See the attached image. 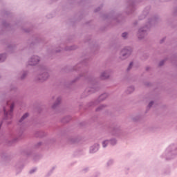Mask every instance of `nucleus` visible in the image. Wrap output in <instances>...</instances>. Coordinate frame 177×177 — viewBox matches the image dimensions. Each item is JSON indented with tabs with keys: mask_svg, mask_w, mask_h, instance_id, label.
I'll use <instances>...</instances> for the list:
<instances>
[{
	"mask_svg": "<svg viewBox=\"0 0 177 177\" xmlns=\"http://www.w3.org/2000/svg\"><path fill=\"white\" fill-rule=\"evenodd\" d=\"M104 74H106V73H104V74L102 75V80H104V77H104Z\"/></svg>",
	"mask_w": 177,
	"mask_h": 177,
	"instance_id": "nucleus-9",
	"label": "nucleus"
},
{
	"mask_svg": "<svg viewBox=\"0 0 177 177\" xmlns=\"http://www.w3.org/2000/svg\"><path fill=\"white\" fill-rule=\"evenodd\" d=\"M132 62L131 63H130V64H129V68H131V67H132Z\"/></svg>",
	"mask_w": 177,
	"mask_h": 177,
	"instance_id": "nucleus-7",
	"label": "nucleus"
},
{
	"mask_svg": "<svg viewBox=\"0 0 177 177\" xmlns=\"http://www.w3.org/2000/svg\"><path fill=\"white\" fill-rule=\"evenodd\" d=\"M107 143H109V141H107V140L106 141H104L103 143H102L103 147H106Z\"/></svg>",
	"mask_w": 177,
	"mask_h": 177,
	"instance_id": "nucleus-4",
	"label": "nucleus"
},
{
	"mask_svg": "<svg viewBox=\"0 0 177 177\" xmlns=\"http://www.w3.org/2000/svg\"><path fill=\"white\" fill-rule=\"evenodd\" d=\"M127 35H128V33L124 32V33H122V37L123 38H125V37H127Z\"/></svg>",
	"mask_w": 177,
	"mask_h": 177,
	"instance_id": "nucleus-6",
	"label": "nucleus"
},
{
	"mask_svg": "<svg viewBox=\"0 0 177 177\" xmlns=\"http://www.w3.org/2000/svg\"><path fill=\"white\" fill-rule=\"evenodd\" d=\"M13 107H15V105L12 104L11 106H10V111L9 112V113L10 114L11 113H13Z\"/></svg>",
	"mask_w": 177,
	"mask_h": 177,
	"instance_id": "nucleus-3",
	"label": "nucleus"
},
{
	"mask_svg": "<svg viewBox=\"0 0 177 177\" xmlns=\"http://www.w3.org/2000/svg\"><path fill=\"white\" fill-rule=\"evenodd\" d=\"M149 106V107H151V106H153V102H150Z\"/></svg>",
	"mask_w": 177,
	"mask_h": 177,
	"instance_id": "nucleus-8",
	"label": "nucleus"
},
{
	"mask_svg": "<svg viewBox=\"0 0 177 177\" xmlns=\"http://www.w3.org/2000/svg\"><path fill=\"white\" fill-rule=\"evenodd\" d=\"M28 117V113H26L25 115H24L21 119L20 121H23V120H24L25 118H27Z\"/></svg>",
	"mask_w": 177,
	"mask_h": 177,
	"instance_id": "nucleus-2",
	"label": "nucleus"
},
{
	"mask_svg": "<svg viewBox=\"0 0 177 177\" xmlns=\"http://www.w3.org/2000/svg\"><path fill=\"white\" fill-rule=\"evenodd\" d=\"M32 63H30V66H35L39 62V58L37 56H35L33 58H32Z\"/></svg>",
	"mask_w": 177,
	"mask_h": 177,
	"instance_id": "nucleus-1",
	"label": "nucleus"
},
{
	"mask_svg": "<svg viewBox=\"0 0 177 177\" xmlns=\"http://www.w3.org/2000/svg\"><path fill=\"white\" fill-rule=\"evenodd\" d=\"M2 59H5V55H0V61L2 62Z\"/></svg>",
	"mask_w": 177,
	"mask_h": 177,
	"instance_id": "nucleus-5",
	"label": "nucleus"
},
{
	"mask_svg": "<svg viewBox=\"0 0 177 177\" xmlns=\"http://www.w3.org/2000/svg\"><path fill=\"white\" fill-rule=\"evenodd\" d=\"M4 113L8 115V113H6V109H4Z\"/></svg>",
	"mask_w": 177,
	"mask_h": 177,
	"instance_id": "nucleus-10",
	"label": "nucleus"
}]
</instances>
